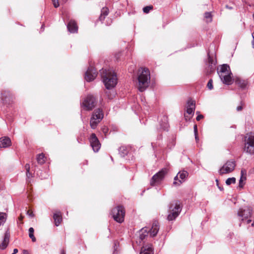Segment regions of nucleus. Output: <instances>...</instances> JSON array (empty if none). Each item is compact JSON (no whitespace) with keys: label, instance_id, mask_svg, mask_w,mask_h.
I'll list each match as a JSON object with an SVG mask.
<instances>
[{"label":"nucleus","instance_id":"nucleus-1","mask_svg":"<svg viewBox=\"0 0 254 254\" xmlns=\"http://www.w3.org/2000/svg\"><path fill=\"white\" fill-rule=\"evenodd\" d=\"M101 78L106 88L111 89L114 88L117 83V77L116 73L110 69H104L100 70Z\"/></svg>","mask_w":254,"mask_h":254},{"label":"nucleus","instance_id":"nucleus-2","mask_svg":"<svg viewBox=\"0 0 254 254\" xmlns=\"http://www.w3.org/2000/svg\"><path fill=\"white\" fill-rule=\"evenodd\" d=\"M137 86L138 90L143 92L148 87L150 81V73L147 68H140L138 71Z\"/></svg>","mask_w":254,"mask_h":254},{"label":"nucleus","instance_id":"nucleus-3","mask_svg":"<svg viewBox=\"0 0 254 254\" xmlns=\"http://www.w3.org/2000/svg\"><path fill=\"white\" fill-rule=\"evenodd\" d=\"M167 220L169 221H174L180 214L182 206L179 200H174L171 201L168 205Z\"/></svg>","mask_w":254,"mask_h":254},{"label":"nucleus","instance_id":"nucleus-4","mask_svg":"<svg viewBox=\"0 0 254 254\" xmlns=\"http://www.w3.org/2000/svg\"><path fill=\"white\" fill-rule=\"evenodd\" d=\"M244 151L251 154H254V133H247L244 139Z\"/></svg>","mask_w":254,"mask_h":254},{"label":"nucleus","instance_id":"nucleus-5","mask_svg":"<svg viewBox=\"0 0 254 254\" xmlns=\"http://www.w3.org/2000/svg\"><path fill=\"white\" fill-rule=\"evenodd\" d=\"M104 117L103 111L100 109H96L93 112L90 121V125L92 129H95L98 124Z\"/></svg>","mask_w":254,"mask_h":254},{"label":"nucleus","instance_id":"nucleus-6","mask_svg":"<svg viewBox=\"0 0 254 254\" xmlns=\"http://www.w3.org/2000/svg\"><path fill=\"white\" fill-rule=\"evenodd\" d=\"M111 214L115 221L121 223L124 221L125 210L123 206H118L112 209Z\"/></svg>","mask_w":254,"mask_h":254},{"label":"nucleus","instance_id":"nucleus-7","mask_svg":"<svg viewBox=\"0 0 254 254\" xmlns=\"http://www.w3.org/2000/svg\"><path fill=\"white\" fill-rule=\"evenodd\" d=\"M236 167V162L233 160L227 161L218 171L220 175L232 172Z\"/></svg>","mask_w":254,"mask_h":254},{"label":"nucleus","instance_id":"nucleus-8","mask_svg":"<svg viewBox=\"0 0 254 254\" xmlns=\"http://www.w3.org/2000/svg\"><path fill=\"white\" fill-rule=\"evenodd\" d=\"M96 101L92 95H88L82 103L83 109L86 111L92 110L95 106Z\"/></svg>","mask_w":254,"mask_h":254},{"label":"nucleus","instance_id":"nucleus-9","mask_svg":"<svg viewBox=\"0 0 254 254\" xmlns=\"http://www.w3.org/2000/svg\"><path fill=\"white\" fill-rule=\"evenodd\" d=\"M167 173V170L166 168H164L162 169L161 170L153 176L150 180V185L153 186L156 184L160 183L164 179Z\"/></svg>","mask_w":254,"mask_h":254},{"label":"nucleus","instance_id":"nucleus-10","mask_svg":"<svg viewBox=\"0 0 254 254\" xmlns=\"http://www.w3.org/2000/svg\"><path fill=\"white\" fill-rule=\"evenodd\" d=\"M252 214V210L251 207L246 206L244 208H240L238 211L237 215L240 217L241 221L250 218Z\"/></svg>","mask_w":254,"mask_h":254},{"label":"nucleus","instance_id":"nucleus-11","mask_svg":"<svg viewBox=\"0 0 254 254\" xmlns=\"http://www.w3.org/2000/svg\"><path fill=\"white\" fill-rule=\"evenodd\" d=\"M90 146L95 152H97L101 147V144L95 133H92L89 138Z\"/></svg>","mask_w":254,"mask_h":254},{"label":"nucleus","instance_id":"nucleus-12","mask_svg":"<svg viewBox=\"0 0 254 254\" xmlns=\"http://www.w3.org/2000/svg\"><path fill=\"white\" fill-rule=\"evenodd\" d=\"M97 72L94 67L90 66L85 73V79L87 82L93 81L96 77Z\"/></svg>","mask_w":254,"mask_h":254},{"label":"nucleus","instance_id":"nucleus-13","mask_svg":"<svg viewBox=\"0 0 254 254\" xmlns=\"http://www.w3.org/2000/svg\"><path fill=\"white\" fill-rule=\"evenodd\" d=\"M188 176V173L186 171L179 172L177 175L174 178L173 184L175 185H180L184 181L186 178Z\"/></svg>","mask_w":254,"mask_h":254},{"label":"nucleus","instance_id":"nucleus-14","mask_svg":"<svg viewBox=\"0 0 254 254\" xmlns=\"http://www.w3.org/2000/svg\"><path fill=\"white\" fill-rule=\"evenodd\" d=\"M234 80L235 84L241 90H246L248 89L249 82L247 79H242L240 77H236Z\"/></svg>","mask_w":254,"mask_h":254},{"label":"nucleus","instance_id":"nucleus-15","mask_svg":"<svg viewBox=\"0 0 254 254\" xmlns=\"http://www.w3.org/2000/svg\"><path fill=\"white\" fill-rule=\"evenodd\" d=\"M222 75L223 77H220L221 80L222 82L226 85H231L232 83V73L231 71L225 72L222 73Z\"/></svg>","mask_w":254,"mask_h":254},{"label":"nucleus","instance_id":"nucleus-16","mask_svg":"<svg viewBox=\"0 0 254 254\" xmlns=\"http://www.w3.org/2000/svg\"><path fill=\"white\" fill-rule=\"evenodd\" d=\"M159 230V222L157 221H153L151 229L149 228V232H150V235L152 237L156 236Z\"/></svg>","mask_w":254,"mask_h":254},{"label":"nucleus","instance_id":"nucleus-17","mask_svg":"<svg viewBox=\"0 0 254 254\" xmlns=\"http://www.w3.org/2000/svg\"><path fill=\"white\" fill-rule=\"evenodd\" d=\"M154 249L152 245L151 244H147L141 248L140 254H153Z\"/></svg>","mask_w":254,"mask_h":254},{"label":"nucleus","instance_id":"nucleus-18","mask_svg":"<svg viewBox=\"0 0 254 254\" xmlns=\"http://www.w3.org/2000/svg\"><path fill=\"white\" fill-rule=\"evenodd\" d=\"M67 28L69 32L72 33H76L78 30L77 24L73 20H70L67 23Z\"/></svg>","mask_w":254,"mask_h":254},{"label":"nucleus","instance_id":"nucleus-19","mask_svg":"<svg viewBox=\"0 0 254 254\" xmlns=\"http://www.w3.org/2000/svg\"><path fill=\"white\" fill-rule=\"evenodd\" d=\"M160 129L168 130L169 124L168 123V118L166 116H163L161 120L159 121Z\"/></svg>","mask_w":254,"mask_h":254},{"label":"nucleus","instance_id":"nucleus-20","mask_svg":"<svg viewBox=\"0 0 254 254\" xmlns=\"http://www.w3.org/2000/svg\"><path fill=\"white\" fill-rule=\"evenodd\" d=\"M231 71L230 67L227 64H223L217 68V73L219 77H223L222 73Z\"/></svg>","mask_w":254,"mask_h":254},{"label":"nucleus","instance_id":"nucleus-21","mask_svg":"<svg viewBox=\"0 0 254 254\" xmlns=\"http://www.w3.org/2000/svg\"><path fill=\"white\" fill-rule=\"evenodd\" d=\"M11 145V140L8 137L4 136L0 138V147L6 148Z\"/></svg>","mask_w":254,"mask_h":254},{"label":"nucleus","instance_id":"nucleus-22","mask_svg":"<svg viewBox=\"0 0 254 254\" xmlns=\"http://www.w3.org/2000/svg\"><path fill=\"white\" fill-rule=\"evenodd\" d=\"M148 233L149 228L148 227H144L140 230L139 232V238L140 241H139V243H141V241H143L148 236Z\"/></svg>","mask_w":254,"mask_h":254},{"label":"nucleus","instance_id":"nucleus-23","mask_svg":"<svg viewBox=\"0 0 254 254\" xmlns=\"http://www.w3.org/2000/svg\"><path fill=\"white\" fill-rule=\"evenodd\" d=\"M55 225L58 226L61 223L62 221V214L60 211H57L54 213L53 216Z\"/></svg>","mask_w":254,"mask_h":254},{"label":"nucleus","instance_id":"nucleus-24","mask_svg":"<svg viewBox=\"0 0 254 254\" xmlns=\"http://www.w3.org/2000/svg\"><path fill=\"white\" fill-rule=\"evenodd\" d=\"M109 13V9L105 7H103L101 11V15L99 18L100 21H102Z\"/></svg>","mask_w":254,"mask_h":254},{"label":"nucleus","instance_id":"nucleus-25","mask_svg":"<svg viewBox=\"0 0 254 254\" xmlns=\"http://www.w3.org/2000/svg\"><path fill=\"white\" fill-rule=\"evenodd\" d=\"M25 169L26 170V177L27 181L28 183H30V180L32 178V174L30 172V165L29 164H26L25 166Z\"/></svg>","mask_w":254,"mask_h":254},{"label":"nucleus","instance_id":"nucleus-26","mask_svg":"<svg viewBox=\"0 0 254 254\" xmlns=\"http://www.w3.org/2000/svg\"><path fill=\"white\" fill-rule=\"evenodd\" d=\"M119 154L122 157H124L128 153L127 148L126 146H121L119 149Z\"/></svg>","mask_w":254,"mask_h":254},{"label":"nucleus","instance_id":"nucleus-27","mask_svg":"<svg viewBox=\"0 0 254 254\" xmlns=\"http://www.w3.org/2000/svg\"><path fill=\"white\" fill-rule=\"evenodd\" d=\"M7 219V214L4 212H0V227L3 225Z\"/></svg>","mask_w":254,"mask_h":254},{"label":"nucleus","instance_id":"nucleus-28","mask_svg":"<svg viewBox=\"0 0 254 254\" xmlns=\"http://www.w3.org/2000/svg\"><path fill=\"white\" fill-rule=\"evenodd\" d=\"M204 18L206 22L207 23L211 22L212 21V15L210 12H206L204 13Z\"/></svg>","mask_w":254,"mask_h":254},{"label":"nucleus","instance_id":"nucleus-29","mask_svg":"<svg viewBox=\"0 0 254 254\" xmlns=\"http://www.w3.org/2000/svg\"><path fill=\"white\" fill-rule=\"evenodd\" d=\"M195 110H193V109H187V113L188 114L190 115H191L190 117H188L186 114H185V118L186 121L188 120H190V119L192 117V116L193 115L194 112Z\"/></svg>","mask_w":254,"mask_h":254},{"label":"nucleus","instance_id":"nucleus-30","mask_svg":"<svg viewBox=\"0 0 254 254\" xmlns=\"http://www.w3.org/2000/svg\"><path fill=\"white\" fill-rule=\"evenodd\" d=\"M37 161L40 164H43L45 163V156L43 153L39 154L37 157Z\"/></svg>","mask_w":254,"mask_h":254},{"label":"nucleus","instance_id":"nucleus-31","mask_svg":"<svg viewBox=\"0 0 254 254\" xmlns=\"http://www.w3.org/2000/svg\"><path fill=\"white\" fill-rule=\"evenodd\" d=\"M195 102L191 99L189 100L187 102V109H193V110H195Z\"/></svg>","mask_w":254,"mask_h":254},{"label":"nucleus","instance_id":"nucleus-32","mask_svg":"<svg viewBox=\"0 0 254 254\" xmlns=\"http://www.w3.org/2000/svg\"><path fill=\"white\" fill-rule=\"evenodd\" d=\"M34 230L33 228L30 227L29 229V237L31 239L32 242H34L36 241V238L34 236Z\"/></svg>","mask_w":254,"mask_h":254},{"label":"nucleus","instance_id":"nucleus-33","mask_svg":"<svg viewBox=\"0 0 254 254\" xmlns=\"http://www.w3.org/2000/svg\"><path fill=\"white\" fill-rule=\"evenodd\" d=\"M236 178L234 177L229 178L226 181V184L227 185L229 186L232 184H235Z\"/></svg>","mask_w":254,"mask_h":254},{"label":"nucleus","instance_id":"nucleus-34","mask_svg":"<svg viewBox=\"0 0 254 254\" xmlns=\"http://www.w3.org/2000/svg\"><path fill=\"white\" fill-rule=\"evenodd\" d=\"M153 8L152 6H146L143 8V11L145 13H148Z\"/></svg>","mask_w":254,"mask_h":254},{"label":"nucleus","instance_id":"nucleus-35","mask_svg":"<svg viewBox=\"0 0 254 254\" xmlns=\"http://www.w3.org/2000/svg\"><path fill=\"white\" fill-rule=\"evenodd\" d=\"M9 237H10L9 233L8 232H6L4 234V237L3 241L8 244Z\"/></svg>","mask_w":254,"mask_h":254},{"label":"nucleus","instance_id":"nucleus-36","mask_svg":"<svg viewBox=\"0 0 254 254\" xmlns=\"http://www.w3.org/2000/svg\"><path fill=\"white\" fill-rule=\"evenodd\" d=\"M246 180H244V178H240V180H239V188L240 189H241L243 188L244 186V183H243L244 181H245Z\"/></svg>","mask_w":254,"mask_h":254},{"label":"nucleus","instance_id":"nucleus-37","mask_svg":"<svg viewBox=\"0 0 254 254\" xmlns=\"http://www.w3.org/2000/svg\"><path fill=\"white\" fill-rule=\"evenodd\" d=\"M208 63H209V66H212L213 65H214L215 64V63L213 59H212V58H211L209 55H208Z\"/></svg>","mask_w":254,"mask_h":254},{"label":"nucleus","instance_id":"nucleus-38","mask_svg":"<svg viewBox=\"0 0 254 254\" xmlns=\"http://www.w3.org/2000/svg\"><path fill=\"white\" fill-rule=\"evenodd\" d=\"M247 171L245 169H242L241 171V178L246 180Z\"/></svg>","mask_w":254,"mask_h":254},{"label":"nucleus","instance_id":"nucleus-39","mask_svg":"<svg viewBox=\"0 0 254 254\" xmlns=\"http://www.w3.org/2000/svg\"><path fill=\"white\" fill-rule=\"evenodd\" d=\"M212 83H213L212 79H209V80L208 81L207 84V87H208V88L209 90H211L213 88Z\"/></svg>","mask_w":254,"mask_h":254},{"label":"nucleus","instance_id":"nucleus-40","mask_svg":"<svg viewBox=\"0 0 254 254\" xmlns=\"http://www.w3.org/2000/svg\"><path fill=\"white\" fill-rule=\"evenodd\" d=\"M8 243L3 241L2 243L0 245V249L1 250L5 249L7 246Z\"/></svg>","mask_w":254,"mask_h":254},{"label":"nucleus","instance_id":"nucleus-41","mask_svg":"<svg viewBox=\"0 0 254 254\" xmlns=\"http://www.w3.org/2000/svg\"><path fill=\"white\" fill-rule=\"evenodd\" d=\"M102 131L104 133L105 136H106L108 134V128L107 127L104 126L102 128Z\"/></svg>","mask_w":254,"mask_h":254},{"label":"nucleus","instance_id":"nucleus-42","mask_svg":"<svg viewBox=\"0 0 254 254\" xmlns=\"http://www.w3.org/2000/svg\"><path fill=\"white\" fill-rule=\"evenodd\" d=\"M55 7L57 8L59 6V0H52Z\"/></svg>","mask_w":254,"mask_h":254},{"label":"nucleus","instance_id":"nucleus-43","mask_svg":"<svg viewBox=\"0 0 254 254\" xmlns=\"http://www.w3.org/2000/svg\"><path fill=\"white\" fill-rule=\"evenodd\" d=\"M203 118V115H198V116L196 117V120L197 121H198L200 120L201 119H202Z\"/></svg>","mask_w":254,"mask_h":254},{"label":"nucleus","instance_id":"nucleus-44","mask_svg":"<svg viewBox=\"0 0 254 254\" xmlns=\"http://www.w3.org/2000/svg\"><path fill=\"white\" fill-rule=\"evenodd\" d=\"M114 250L113 252V254H117V253H116V251H117V246L116 243L114 244Z\"/></svg>","mask_w":254,"mask_h":254},{"label":"nucleus","instance_id":"nucleus-45","mask_svg":"<svg viewBox=\"0 0 254 254\" xmlns=\"http://www.w3.org/2000/svg\"><path fill=\"white\" fill-rule=\"evenodd\" d=\"M194 134H197V126L195 125L193 127Z\"/></svg>","mask_w":254,"mask_h":254},{"label":"nucleus","instance_id":"nucleus-46","mask_svg":"<svg viewBox=\"0 0 254 254\" xmlns=\"http://www.w3.org/2000/svg\"><path fill=\"white\" fill-rule=\"evenodd\" d=\"M253 40L252 42V47L254 49V32L252 33Z\"/></svg>","mask_w":254,"mask_h":254},{"label":"nucleus","instance_id":"nucleus-47","mask_svg":"<svg viewBox=\"0 0 254 254\" xmlns=\"http://www.w3.org/2000/svg\"><path fill=\"white\" fill-rule=\"evenodd\" d=\"M194 136H195V139L196 141L197 142L199 140L198 134H194Z\"/></svg>","mask_w":254,"mask_h":254},{"label":"nucleus","instance_id":"nucleus-48","mask_svg":"<svg viewBox=\"0 0 254 254\" xmlns=\"http://www.w3.org/2000/svg\"><path fill=\"white\" fill-rule=\"evenodd\" d=\"M242 109V107L241 106H239L237 107V111H240Z\"/></svg>","mask_w":254,"mask_h":254},{"label":"nucleus","instance_id":"nucleus-49","mask_svg":"<svg viewBox=\"0 0 254 254\" xmlns=\"http://www.w3.org/2000/svg\"><path fill=\"white\" fill-rule=\"evenodd\" d=\"M18 252V250L17 249H14L13 250V252L12 254H16Z\"/></svg>","mask_w":254,"mask_h":254},{"label":"nucleus","instance_id":"nucleus-50","mask_svg":"<svg viewBox=\"0 0 254 254\" xmlns=\"http://www.w3.org/2000/svg\"><path fill=\"white\" fill-rule=\"evenodd\" d=\"M27 214H28L30 217H32L34 216V214L32 212L29 213V211H27Z\"/></svg>","mask_w":254,"mask_h":254},{"label":"nucleus","instance_id":"nucleus-51","mask_svg":"<svg viewBox=\"0 0 254 254\" xmlns=\"http://www.w3.org/2000/svg\"><path fill=\"white\" fill-rule=\"evenodd\" d=\"M23 254H29L27 250H24L23 251Z\"/></svg>","mask_w":254,"mask_h":254},{"label":"nucleus","instance_id":"nucleus-52","mask_svg":"<svg viewBox=\"0 0 254 254\" xmlns=\"http://www.w3.org/2000/svg\"><path fill=\"white\" fill-rule=\"evenodd\" d=\"M226 7L227 8L229 9H233V7H232L230 6H229V5H226Z\"/></svg>","mask_w":254,"mask_h":254},{"label":"nucleus","instance_id":"nucleus-53","mask_svg":"<svg viewBox=\"0 0 254 254\" xmlns=\"http://www.w3.org/2000/svg\"><path fill=\"white\" fill-rule=\"evenodd\" d=\"M2 99L3 101V102L6 101V97H5L4 95L2 96Z\"/></svg>","mask_w":254,"mask_h":254},{"label":"nucleus","instance_id":"nucleus-54","mask_svg":"<svg viewBox=\"0 0 254 254\" xmlns=\"http://www.w3.org/2000/svg\"><path fill=\"white\" fill-rule=\"evenodd\" d=\"M61 254H66L64 250H62L61 252Z\"/></svg>","mask_w":254,"mask_h":254},{"label":"nucleus","instance_id":"nucleus-55","mask_svg":"<svg viewBox=\"0 0 254 254\" xmlns=\"http://www.w3.org/2000/svg\"><path fill=\"white\" fill-rule=\"evenodd\" d=\"M2 187V183L0 181V190H1Z\"/></svg>","mask_w":254,"mask_h":254},{"label":"nucleus","instance_id":"nucleus-56","mask_svg":"<svg viewBox=\"0 0 254 254\" xmlns=\"http://www.w3.org/2000/svg\"><path fill=\"white\" fill-rule=\"evenodd\" d=\"M252 220L251 219H248L247 220V223L249 224L250 222H251Z\"/></svg>","mask_w":254,"mask_h":254},{"label":"nucleus","instance_id":"nucleus-57","mask_svg":"<svg viewBox=\"0 0 254 254\" xmlns=\"http://www.w3.org/2000/svg\"><path fill=\"white\" fill-rule=\"evenodd\" d=\"M216 184L217 186H219V182L218 180H216Z\"/></svg>","mask_w":254,"mask_h":254},{"label":"nucleus","instance_id":"nucleus-58","mask_svg":"<svg viewBox=\"0 0 254 254\" xmlns=\"http://www.w3.org/2000/svg\"><path fill=\"white\" fill-rule=\"evenodd\" d=\"M218 188L219 189V190H223V189L222 188H221V187H219V186H218Z\"/></svg>","mask_w":254,"mask_h":254},{"label":"nucleus","instance_id":"nucleus-59","mask_svg":"<svg viewBox=\"0 0 254 254\" xmlns=\"http://www.w3.org/2000/svg\"><path fill=\"white\" fill-rule=\"evenodd\" d=\"M44 25H42L41 26V29H43Z\"/></svg>","mask_w":254,"mask_h":254},{"label":"nucleus","instance_id":"nucleus-60","mask_svg":"<svg viewBox=\"0 0 254 254\" xmlns=\"http://www.w3.org/2000/svg\"><path fill=\"white\" fill-rule=\"evenodd\" d=\"M252 226H254V223H253L252 224H251Z\"/></svg>","mask_w":254,"mask_h":254},{"label":"nucleus","instance_id":"nucleus-61","mask_svg":"<svg viewBox=\"0 0 254 254\" xmlns=\"http://www.w3.org/2000/svg\"><path fill=\"white\" fill-rule=\"evenodd\" d=\"M19 220H21L22 219V217H20V218H19Z\"/></svg>","mask_w":254,"mask_h":254},{"label":"nucleus","instance_id":"nucleus-62","mask_svg":"<svg viewBox=\"0 0 254 254\" xmlns=\"http://www.w3.org/2000/svg\"><path fill=\"white\" fill-rule=\"evenodd\" d=\"M241 222L239 224V226L240 227L241 226Z\"/></svg>","mask_w":254,"mask_h":254},{"label":"nucleus","instance_id":"nucleus-63","mask_svg":"<svg viewBox=\"0 0 254 254\" xmlns=\"http://www.w3.org/2000/svg\"><path fill=\"white\" fill-rule=\"evenodd\" d=\"M253 18H254V14H253Z\"/></svg>","mask_w":254,"mask_h":254}]
</instances>
